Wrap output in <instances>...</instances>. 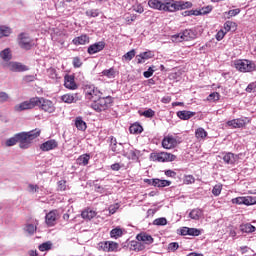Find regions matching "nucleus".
I'll return each instance as SVG.
<instances>
[{
    "label": "nucleus",
    "instance_id": "f257e3e1",
    "mask_svg": "<svg viewBox=\"0 0 256 256\" xmlns=\"http://www.w3.org/2000/svg\"><path fill=\"white\" fill-rule=\"evenodd\" d=\"M148 6L156 11H163L164 13H177V11H185L191 9L193 3L184 0H149Z\"/></svg>",
    "mask_w": 256,
    "mask_h": 256
},
{
    "label": "nucleus",
    "instance_id": "f03ea898",
    "mask_svg": "<svg viewBox=\"0 0 256 256\" xmlns=\"http://www.w3.org/2000/svg\"><path fill=\"white\" fill-rule=\"evenodd\" d=\"M113 102L111 96L94 98L93 103L91 104L92 109L97 111V113H101V111H107L109 109V105Z\"/></svg>",
    "mask_w": 256,
    "mask_h": 256
},
{
    "label": "nucleus",
    "instance_id": "7ed1b4c3",
    "mask_svg": "<svg viewBox=\"0 0 256 256\" xmlns=\"http://www.w3.org/2000/svg\"><path fill=\"white\" fill-rule=\"evenodd\" d=\"M33 107H39V109H42V111H45L46 113H55V105L53 102L43 97H34Z\"/></svg>",
    "mask_w": 256,
    "mask_h": 256
},
{
    "label": "nucleus",
    "instance_id": "20e7f679",
    "mask_svg": "<svg viewBox=\"0 0 256 256\" xmlns=\"http://www.w3.org/2000/svg\"><path fill=\"white\" fill-rule=\"evenodd\" d=\"M16 139L20 149H29L33 141V131L17 133Z\"/></svg>",
    "mask_w": 256,
    "mask_h": 256
},
{
    "label": "nucleus",
    "instance_id": "39448f33",
    "mask_svg": "<svg viewBox=\"0 0 256 256\" xmlns=\"http://www.w3.org/2000/svg\"><path fill=\"white\" fill-rule=\"evenodd\" d=\"M234 67L237 69V71H240V73H252V71H255L256 65L251 60H236L234 62Z\"/></svg>",
    "mask_w": 256,
    "mask_h": 256
},
{
    "label": "nucleus",
    "instance_id": "423d86ee",
    "mask_svg": "<svg viewBox=\"0 0 256 256\" xmlns=\"http://www.w3.org/2000/svg\"><path fill=\"white\" fill-rule=\"evenodd\" d=\"M177 156L168 153V152H152L150 154L151 161H157L158 163H167L171 161H175Z\"/></svg>",
    "mask_w": 256,
    "mask_h": 256
},
{
    "label": "nucleus",
    "instance_id": "0eeeda50",
    "mask_svg": "<svg viewBox=\"0 0 256 256\" xmlns=\"http://www.w3.org/2000/svg\"><path fill=\"white\" fill-rule=\"evenodd\" d=\"M98 250L105 253H116L119 251V244L113 241H103L98 243Z\"/></svg>",
    "mask_w": 256,
    "mask_h": 256
},
{
    "label": "nucleus",
    "instance_id": "6e6552de",
    "mask_svg": "<svg viewBox=\"0 0 256 256\" xmlns=\"http://www.w3.org/2000/svg\"><path fill=\"white\" fill-rule=\"evenodd\" d=\"M84 92L86 97L88 99H91L92 101H95V99H99V97L103 95L99 89H97L94 85L91 84H86L84 86Z\"/></svg>",
    "mask_w": 256,
    "mask_h": 256
},
{
    "label": "nucleus",
    "instance_id": "1a4fd4ad",
    "mask_svg": "<svg viewBox=\"0 0 256 256\" xmlns=\"http://www.w3.org/2000/svg\"><path fill=\"white\" fill-rule=\"evenodd\" d=\"M232 203L234 205H256V197L253 196H243V197H236L232 199Z\"/></svg>",
    "mask_w": 256,
    "mask_h": 256
},
{
    "label": "nucleus",
    "instance_id": "9d476101",
    "mask_svg": "<svg viewBox=\"0 0 256 256\" xmlns=\"http://www.w3.org/2000/svg\"><path fill=\"white\" fill-rule=\"evenodd\" d=\"M197 37V34L195 33H179V34H174L172 36V41L173 43H183V41H189V39H195Z\"/></svg>",
    "mask_w": 256,
    "mask_h": 256
},
{
    "label": "nucleus",
    "instance_id": "9b49d317",
    "mask_svg": "<svg viewBox=\"0 0 256 256\" xmlns=\"http://www.w3.org/2000/svg\"><path fill=\"white\" fill-rule=\"evenodd\" d=\"M177 145H179V142L173 136H166L162 140V147L164 149H175Z\"/></svg>",
    "mask_w": 256,
    "mask_h": 256
},
{
    "label": "nucleus",
    "instance_id": "f8f14e48",
    "mask_svg": "<svg viewBox=\"0 0 256 256\" xmlns=\"http://www.w3.org/2000/svg\"><path fill=\"white\" fill-rule=\"evenodd\" d=\"M18 39L21 49H26V51L31 49V38L27 36V33L19 34Z\"/></svg>",
    "mask_w": 256,
    "mask_h": 256
},
{
    "label": "nucleus",
    "instance_id": "ddd939ff",
    "mask_svg": "<svg viewBox=\"0 0 256 256\" xmlns=\"http://www.w3.org/2000/svg\"><path fill=\"white\" fill-rule=\"evenodd\" d=\"M222 155V159L227 165H235L239 160V155L233 154L232 152H223Z\"/></svg>",
    "mask_w": 256,
    "mask_h": 256
},
{
    "label": "nucleus",
    "instance_id": "4468645a",
    "mask_svg": "<svg viewBox=\"0 0 256 256\" xmlns=\"http://www.w3.org/2000/svg\"><path fill=\"white\" fill-rule=\"evenodd\" d=\"M105 45L106 44L104 41L96 42L88 47L87 52L89 53V55H95V53L103 51V49H105Z\"/></svg>",
    "mask_w": 256,
    "mask_h": 256
},
{
    "label": "nucleus",
    "instance_id": "2eb2a0df",
    "mask_svg": "<svg viewBox=\"0 0 256 256\" xmlns=\"http://www.w3.org/2000/svg\"><path fill=\"white\" fill-rule=\"evenodd\" d=\"M8 68L14 73H21L23 71H29V68L26 65H23L21 62H9Z\"/></svg>",
    "mask_w": 256,
    "mask_h": 256
},
{
    "label": "nucleus",
    "instance_id": "dca6fc26",
    "mask_svg": "<svg viewBox=\"0 0 256 256\" xmlns=\"http://www.w3.org/2000/svg\"><path fill=\"white\" fill-rule=\"evenodd\" d=\"M57 217H59V213L57 210H52L48 214H46L45 221L48 227H53L57 223Z\"/></svg>",
    "mask_w": 256,
    "mask_h": 256
},
{
    "label": "nucleus",
    "instance_id": "f3484780",
    "mask_svg": "<svg viewBox=\"0 0 256 256\" xmlns=\"http://www.w3.org/2000/svg\"><path fill=\"white\" fill-rule=\"evenodd\" d=\"M57 147H59V143L55 139L48 140L40 145L41 151H53Z\"/></svg>",
    "mask_w": 256,
    "mask_h": 256
},
{
    "label": "nucleus",
    "instance_id": "a211bd4d",
    "mask_svg": "<svg viewBox=\"0 0 256 256\" xmlns=\"http://www.w3.org/2000/svg\"><path fill=\"white\" fill-rule=\"evenodd\" d=\"M27 109H33V98H31L30 101H24L14 107V111L17 113H21V111H27Z\"/></svg>",
    "mask_w": 256,
    "mask_h": 256
},
{
    "label": "nucleus",
    "instance_id": "6ab92c4d",
    "mask_svg": "<svg viewBox=\"0 0 256 256\" xmlns=\"http://www.w3.org/2000/svg\"><path fill=\"white\" fill-rule=\"evenodd\" d=\"M137 241H142V243H145V245H152V243L155 241L153 239V236L147 234L146 232H141L136 236Z\"/></svg>",
    "mask_w": 256,
    "mask_h": 256
},
{
    "label": "nucleus",
    "instance_id": "aec40b11",
    "mask_svg": "<svg viewBox=\"0 0 256 256\" xmlns=\"http://www.w3.org/2000/svg\"><path fill=\"white\" fill-rule=\"evenodd\" d=\"M226 125H228V127H231L232 129H241L245 127V120L241 118L229 120Z\"/></svg>",
    "mask_w": 256,
    "mask_h": 256
},
{
    "label": "nucleus",
    "instance_id": "412c9836",
    "mask_svg": "<svg viewBox=\"0 0 256 256\" xmlns=\"http://www.w3.org/2000/svg\"><path fill=\"white\" fill-rule=\"evenodd\" d=\"M64 87H66V89H71L72 91H74V89H77V84L75 83V77L71 75L65 76Z\"/></svg>",
    "mask_w": 256,
    "mask_h": 256
},
{
    "label": "nucleus",
    "instance_id": "4be33fe9",
    "mask_svg": "<svg viewBox=\"0 0 256 256\" xmlns=\"http://www.w3.org/2000/svg\"><path fill=\"white\" fill-rule=\"evenodd\" d=\"M81 217L86 221H91V219H94V217H97V212H95L91 208H86L82 211Z\"/></svg>",
    "mask_w": 256,
    "mask_h": 256
},
{
    "label": "nucleus",
    "instance_id": "5701e85b",
    "mask_svg": "<svg viewBox=\"0 0 256 256\" xmlns=\"http://www.w3.org/2000/svg\"><path fill=\"white\" fill-rule=\"evenodd\" d=\"M61 100L64 102V103H68V104H71V103H77V101H79V96L78 94H64L62 97H61Z\"/></svg>",
    "mask_w": 256,
    "mask_h": 256
},
{
    "label": "nucleus",
    "instance_id": "b1692460",
    "mask_svg": "<svg viewBox=\"0 0 256 256\" xmlns=\"http://www.w3.org/2000/svg\"><path fill=\"white\" fill-rule=\"evenodd\" d=\"M177 117L181 119L182 121H189L191 117H195V112L182 110L177 112Z\"/></svg>",
    "mask_w": 256,
    "mask_h": 256
},
{
    "label": "nucleus",
    "instance_id": "393cba45",
    "mask_svg": "<svg viewBox=\"0 0 256 256\" xmlns=\"http://www.w3.org/2000/svg\"><path fill=\"white\" fill-rule=\"evenodd\" d=\"M124 157L130 159L131 161H139V157H141V151L137 149H132L129 152L124 154Z\"/></svg>",
    "mask_w": 256,
    "mask_h": 256
},
{
    "label": "nucleus",
    "instance_id": "a878e982",
    "mask_svg": "<svg viewBox=\"0 0 256 256\" xmlns=\"http://www.w3.org/2000/svg\"><path fill=\"white\" fill-rule=\"evenodd\" d=\"M90 159H91V155L82 154L77 158L76 163L77 165H80L82 167H87V165H89Z\"/></svg>",
    "mask_w": 256,
    "mask_h": 256
},
{
    "label": "nucleus",
    "instance_id": "bb28decb",
    "mask_svg": "<svg viewBox=\"0 0 256 256\" xmlns=\"http://www.w3.org/2000/svg\"><path fill=\"white\" fill-rule=\"evenodd\" d=\"M75 127L78 131H87V123L83 121V117L78 116L75 118Z\"/></svg>",
    "mask_w": 256,
    "mask_h": 256
},
{
    "label": "nucleus",
    "instance_id": "cd10ccee",
    "mask_svg": "<svg viewBox=\"0 0 256 256\" xmlns=\"http://www.w3.org/2000/svg\"><path fill=\"white\" fill-rule=\"evenodd\" d=\"M189 217H190V219H193L194 221H199V219H201V217H203V210H201L199 208H195L190 211Z\"/></svg>",
    "mask_w": 256,
    "mask_h": 256
},
{
    "label": "nucleus",
    "instance_id": "c85d7f7f",
    "mask_svg": "<svg viewBox=\"0 0 256 256\" xmlns=\"http://www.w3.org/2000/svg\"><path fill=\"white\" fill-rule=\"evenodd\" d=\"M72 42L74 45H86V43H89V36L82 34L81 36L74 38Z\"/></svg>",
    "mask_w": 256,
    "mask_h": 256
},
{
    "label": "nucleus",
    "instance_id": "c756f323",
    "mask_svg": "<svg viewBox=\"0 0 256 256\" xmlns=\"http://www.w3.org/2000/svg\"><path fill=\"white\" fill-rule=\"evenodd\" d=\"M145 249V244L141 241H131L130 242V251H143Z\"/></svg>",
    "mask_w": 256,
    "mask_h": 256
},
{
    "label": "nucleus",
    "instance_id": "7c9ffc66",
    "mask_svg": "<svg viewBox=\"0 0 256 256\" xmlns=\"http://www.w3.org/2000/svg\"><path fill=\"white\" fill-rule=\"evenodd\" d=\"M129 131L132 135H139L143 133V126L139 123H134L130 126Z\"/></svg>",
    "mask_w": 256,
    "mask_h": 256
},
{
    "label": "nucleus",
    "instance_id": "2f4dec72",
    "mask_svg": "<svg viewBox=\"0 0 256 256\" xmlns=\"http://www.w3.org/2000/svg\"><path fill=\"white\" fill-rule=\"evenodd\" d=\"M224 31L226 33H235V31H237V24L235 22L232 21H227L224 24Z\"/></svg>",
    "mask_w": 256,
    "mask_h": 256
},
{
    "label": "nucleus",
    "instance_id": "473e14b6",
    "mask_svg": "<svg viewBox=\"0 0 256 256\" xmlns=\"http://www.w3.org/2000/svg\"><path fill=\"white\" fill-rule=\"evenodd\" d=\"M0 57L3 61H11L13 59V55H11V49L5 48L0 52Z\"/></svg>",
    "mask_w": 256,
    "mask_h": 256
},
{
    "label": "nucleus",
    "instance_id": "72a5a7b5",
    "mask_svg": "<svg viewBox=\"0 0 256 256\" xmlns=\"http://www.w3.org/2000/svg\"><path fill=\"white\" fill-rule=\"evenodd\" d=\"M242 233H255L256 228L255 226L251 225L250 223L244 224L240 226Z\"/></svg>",
    "mask_w": 256,
    "mask_h": 256
},
{
    "label": "nucleus",
    "instance_id": "f704fd0d",
    "mask_svg": "<svg viewBox=\"0 0 256 256\" xmlns=\"http://www.w3.org/2000/svg\"><path fill=\"white\" fill-rule=\"evenodd\" d=\"M207 135L208 133L202 127L195 130L196 139H206Z\"/></svg>",
    "mask_w": 256,
    "mask_h": 256
},
{
    "label": "nucleus",
    "instance_id": "c9c22d12",
    "mask_svg": "<svg viewBox=\"0 0 256 256\" xmlns=\"http://www.w3.org/2000/svg\"><path fill=\"white\" fill-rule=\"evenodd\" d=\"M154 183V187H169L171 185V181L161 180L159 178H156V181H154Z\"/></svg>",
    "mask_w": 256,
    "mask_h": 256
},
{
    "label": "nucleus",
    "instance_id": "e433bc0d",
    "mask_svg": "<svg viewBox=\"0 0 256 256\" xmlns=\"http://www.w3.org/2000/svg\"><path fill=\"white\" fill-rule=\"evenodd\" d=\"M102 75L108 79H115V69L109 68L102 71Z\"/></svg>",
    "mask_w": 256,
    "mask_h": 256
},
{
    "label": "nucleus",
    "instance_id": "4c0bfd02",
    "mask_svg": "<svg viewBox=\"0 0 256 256\" xmlns=\"http://www.w3.org/2000/svg\"><path fill=\"white\" fill-rule=\"evenodd\" d=\"M121 235H123V230H121V228H114L110 231V237H112V239H117L121 237Z\"/></svg>",
    "mask_w": 256,
    "mask_h": 256
},
{
    "label": "nucleus",
    "instance_id": "58836bf2",
    "mask_svg": "<svg viewBox=\"0 0 256 256\" xmlns=\"http://www.w3.org/2000/svg\"><path fill=\"white\" fill-rule=\"evenodd\" d=\"M152 225H156L157 227H164V225H167V218L161 217V218H156Z\"/></svg>",
    "mask_w": 256,
    "mask_h": 256
},
{
    "label": "nucleus",
    "instance_id": "ea45409f",
    "mask_svg": "<svg viewBox=\"0 0 256 256\" xmlns=\"http://www.w3.org/2000/svg\"><path fill=\"white\" fill-rule=\"evenodd\" d=\"M100 13L101 12L99 11V9H90L85 12V15L86 17H89V18L91 17L95 18V17H99Z\"/></svg>",
    "mask_w": 256,
    "mask_h": 256
},
{
    "label": "nucleus",
    "instance_id": "a19ab883",
    "mask_svg": "<svg viewBox=\"0 0 256 256\" xmlns=\"http://www.w3.org/2000/svg\"><path fill=\"white\" fill-rule=\"evenodd\" d=\"M221 191H223V185L216 184L212 189V195H214V197H219L221 195Z\"/></svg>",
    "mask_w": 256,
    "mask_h": 256
},
{
    "label": "nucleus",
    "instance_id": "79ce46f5",
    "mask_svg": "<svg viewBox=\"0 0 256 256\" xmlns=\"http://www.w3.org/2000/svg\"><path fill=\"white\" fill-rule=\"evenodd\" d=\"M51 247H53V244L51 242H44L39 245V251H49L51 250Z\"/></svg>",
    "mask_w": 256,
    "mask_h": 256
},
{
    "label": "nucleus",
    "instance_id": "37998d69",
    "mask_svg": "<svg viewBox=\"0 0 256 256\" xmlns=\"http://www.w3.org/2000/svg\"><path fill=\"white\" fill-rule=\"evenodd\" d=\"M58 185V191H67L69 189V186H67V181L66 180H60L57 183Z\"/></svg>",
    "mask_w": 256,
    "mask_h": 256
},
{
    "label": "nucleus",
    "instance_id": "c03bdc74",
    "mask_svg": "<svg viewBox=\"0 0 256 256\" xmlns=\"http://www.w3.org/2000/svg\"><path fill=\"white\" fill-rule=\"evenodd\" d=\"M17 143V136L15 134L13 137L6 140L5 145L6 147H13L14 145H17Z\"/></svg>",
    "mask_w": 256,
    "mask_h": 256
},
{
    "label": "nucleus",
    "instance_id": "a18cd8bd",
    "mask_svg": "<svg viewBox=\"0 0 256 256\" xmlns=\"http://www.w3.org/2000/svg\"><path fill=\"white\" fill-rule=\"evenodd\" d=\"M188 235L191 237H199V235H201V230L197 228H188Z\"/></svg>",
    "mask_w": 256,
    "mask_h": 256
},
{
    "label": "nucleus",
    "instance_id": "49530a36",
    "mask_svg": "<svg viewBox=\"0 0 256 256\" xmlns=\"http://www.w3.org/2000/svg\"><path fill=\"white\" fill-rule=\"evenodd\" d=\"M207 99L209 101H213V102L219 101V99H221V94H219L218 92H213V93L209 94Z\"/></svg>",
    "mask_w": 256,
    "mask_h": 256
},
{
    "label": "nucleus",
    "instance_id": "de8ad7c7",
    "mask_svg": "<svg viewBox=\"0 0 256 256\" xmlns=\"http://www.w3.org/2000/svg\"><path fill=\"white\" fill-rule=\"evenodd\" d=\"M72 65L75 69H79L83 65V61H81V58L74 57L72 60Z\"/></svg>",
    "mask_w": 256,
    "mask_h": 256
},
{
    "label": "nucleus",
    "instance_id": "09e8293b",
    "mask_svg": "<svg viewBox=\"0 0 256 256\" xmlns=\"http://www.w3.org/2000/svg\"><path fill=\"white\" fill-rule=\"evenodd\" d=\"M153 73H155V66L149 67L147 71L143 73L145 79H149V77H153Z\"/></svg>",
    "mask_w": 256,
    "mask_h": 256
},
{
    "label": "nucleus",
    "instance_id": "8fccbe9b",
    "mask_svg": "<svg viewBox=\"0 0 256 256\" xmlns=\"http://www.w3.org/2000/svg\"><path fill=\"white\" fill-rule=\"evenodd\" d=\"M47 75L50 79H57V70L55 68H49L47 70Z\"/></svg>",
    "mask_w": 256,
    "mask_h": 256
},
{
    "label": "nucleus",
    "instance_id": "3c124183",
    "mask_svg": "<svg viewBox=\"0 0 256 256\" xmlns=\"http://www.w3.org/2000/svg\"><path fill=\"white\" fill-rule=\"evenodd\" d=\"M133 57H135V50H130L123 55V59H125V61H131Z\"/></svg>",
    "mask_w": 256,
    "mask_h": 256
},
{
    "label": "nucleus",
    "instance_id": "603ef678",
    "mask_svg": "<svg viewBox=\"0 0 256 256\" xmlns=\"http://www.w3.org/2000/svg\"><path fill=\"white\" fill-rule=\"evenodd\" d=\"M24 231L29 237H31V235H33V224L27 223L24 227Z\"/></svg>",
    "mask_w": 256,
    "mask_h": 256
},
{
    "label": "nucleus",
    "instance_id": "864d4df0",
    "mask_svg": "<svg viewBox=\"0 0 256 256\" xmlns=\"http://www.w3.org/2000/svg\"><path fill=\"white\" fill-rule=\"evenodd\" d=\"M247 93H256V81L248 84L246 88Z\"/></svg>",
    "mask_w": 256,
    "mask_h": 256
},
{
    "label": "nucleus",
    "instance_id": "5fc2aeb1",
    "mask_svg": "<svg viewBox=\"0 0 256 256\" xmlns=\"http://www.w3.org/2000/svg\"><path fill=\"white\" fill-rule=\"evenodd\" d=\"M9 101V94L7 92H0V103H7Z\"/></svg>",
    "mask_w": 256,
    "mask_h": 256
},
{
    "label": "nucleus",
    "instance_id": "6e6d98bb",
    "mask_svg": "<svg viewBox=\"0 0 256 256\" xmlns=\"http://www.w3.org/2000/svg\"><path fill=\"white\" fill-rule=\"evenodd\" d=\"M179 249V243L177 242H171L169 245H168V250L169 251H172V252H175Z\"/></svg>",
    "mask_w": 256,
    "mask_h": 256
},
{
    "label": "nucleus",
    "instance_id": "4d7b16f0",
    "mask_svg": "<svg viewBox=\"0 0 256 256\" xmlns=\"http://www.w3.org/2000/svg\"><path fill=\"white\" fill-rule=\"evenodd\" d=\"M13 29L8 25H0V33H12Z\"/></svg>",
    "mask_w": 256,
    "mask_h": 256
},
{
    "label": "nucleus",
    "instance_id": "13d9d810",
    "mask_svg": "<svg viewBox=\"0 0 256 256\" xmlns=\"http://www.w3.org/2000/svg\"><path fill=\"white\" fill-rule=\"evenodd\" d=\"M213 11V7L211 6H206L200 9L201 15H208V13H211Z\"/></svg>",
    "mask_w": 256,
    "mask_h": 256
},
{
    "label": "nucleus",
    "instance_id": "bf43d9fd",
    "mask_svg": "<svg viewBox=\"0 0 256 256\" xmlns=\"http://www.w3.org/2000/svg\"><path fill=\"white\" fill-rule=\"evenodd\" d=\"M142 115H144V117H147V118L155 117V111H153V109H148L144 111Z\"/></svg>",
    "mask_w": 256,
    "mask_h": 256
},
{
    "label": "nucleus",
    "instance_id": "052dcab7",
    "mask_svg": "<svg viewBox=\"0 0 256 256\" xmlns=\"http://www.w3.org/2000/svg\"><path fill=\"white\" fill-rule=\"evenodd\" d=\"M241 13V9L236 8L228 11V16L229 17H236V15H239Z\"/></svg>",
    "mask_w": 256,
    "mask_h": 256
},
{
    "label": "nucleus",
    "instance_id": "680f3d73",
    "mask_svg": "<svg viewBox=\"0 0 256 256\" xmlns=\"http://www.w3.org/2000/svg\"><path fill=\"white\" fill-rule=\"evenodd\" d=\"M184 183H186V185H191L192 183H195V178L192 175H188L185 177Z\"/></svg>",
    "mask_w": 256,
    "mask_h": 256
},
{
    "label": "nucleus",
    "instance_id": "e2e57ef3",
    "mask_svg": "<svg viewBox=\"0 0 256 256\" xmlns=\"http://www.w3.org/2000/svg\"><path fill=\"white\" fill-rule=\"evenodd\" d=\"M119 209V204H114L109 207V213L111 215H115L117 213V210Z\"/></svg>",
    "mask_w": 256,
    "mask_h": 256
},
{
    "label": "nucleus",
    "instance_id": "0e129e2a",
    "mask_svg": "<svg viewBox=\"0 0 256 256\" xmlns=\"http://www.w3.org/2000/svg\"><path fill=\"white\" fill-rule=\"evenodd\" d=\"M51 39H52V41L61 43V34H59V33H52L51 34Z\"/></svg>",
    "mask_w": 256,
    "mask_h": 256
},
{
    "label": "nucleus",
    "instance_id": "69168bd1",
    "mask_svg": "<svg viewBox=\"0 0 256 256\" xmlns=\"http://www.w3.org/2000/svg\"><path fill=\"white\" fill-rule=\"evenodd\" d=\"M164 173L166 177H171L172 179H175V177H177V172L173 170H166Z\"/></svg>",
    "mask_w": 256,
    "mask_h": 256
},
{
    "label": "nucleus",
    "instance_id": "338daca9",
    "mask_svg": "<svg viewBox=\"0 0 256 256\" xmlns=\"http://www.w3.org/2000/svg\"><path fill=\"white\" fill-rule=\"evenodd\" d=\"M135 19H137V16H135V15L125 16V21H126V23H128V25H130V23H133V21H135Z\"/></svg>",
    "mask_w": 256,
    "mask_h": 256
},
{
    "label": "nucleus",
    "instance_id": "774afa93",
    "mask_svg": "<svg viewBox=\"0 0 256 256\" xmlns=\"http://www.w3.org/2000/svg\"><path fill=\"white\" fill-rule=\"evenodd\" d=\"M137 57H142V59H144V61H147V59H151V52H143L140 55H138Z\"/></svg>",
    "mask_w": 256,
    "mask_h": 256
}]
</instances>
